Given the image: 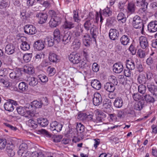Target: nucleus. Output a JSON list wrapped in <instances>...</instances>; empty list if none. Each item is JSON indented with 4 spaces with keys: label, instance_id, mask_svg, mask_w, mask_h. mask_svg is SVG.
I'll use <instances>...</instances> for the list:
<instances>
[{
    "label": "nucleus",
    "instance_id": "nucleus-32",
    "mask_svg": "<svg viewBox=\"0 0 157 157\" xmlns=\"http://www.w3.org/2000/svg\"><path fill=\"white\" fill-rule=\"evenodd\" d=\"M135 6L133 2H130L128 3L127 6L128 12L130 14L134 13L135 12Z\"/></svg>",
    "mask_w": 157,
    "mask_h": 157
},
{
    "label": "nucleus",
    "instance_id": "nucleus-3",
    "mask_svg": "<svg viewBox=\"0 0 157 157\" xmlns=\"http://www.w3.org/2000/svg\"><path fill=\"white\" fill-rule=\"evenodd\" d=\"M63 125L56 121H52L50 124V129L53 132V133H56L61 131Z\"/></svg>",
    "mask_w": 157,
    "mask_h": 157
},
{
    "label": "nucleus",
    "instance_id": "nucleus-50",
    "mask_svg": "<svg viewBox=\"0 0 157 157\" xmlns=\"http://www.w3.org/2000/svg\"><path fill=\"white\" fill-rule=\"evenodd\" d=\"M87 114L85 113L79 112L77 118L80 120H86L87 118Z\"/></svg>",
    "mask_w": 157,
    "mask_h": 157
},
{
    "label": "nucleus",
    "instance_id": "nucleus-12",
    "mask_svg": "<svg viewBox=\"0 0 157 157\" xmlns=\"http://www.w3.org/2000/svg\"><path fill=\"white\" fill-rule=\"evenodd\" d=\"M70 31L65 32L62 41L63 44H66L71 42V36Z\"/></svg>",
    "mask_w": 157,
    "mask_h": 157
},
{
    "label": "nucleus",
    "instance_id": "nucleus-4",
    "mask_svg": "<svg viewBox=\"0 0 157 157\" xmlns=\"http://www.w3.org/2000/svg\"><path fill=\"white\" fill-rule=\"evenodd\" d=\"M17 104V102L13 100L10 99L9 101L7 102L4 105V107L5 109L8 111H12L14 109L13 105H16Z\"/></svg>",
    "mask_w": 157,
    "mask_h": 157
},
{
    "label": "nucleus",
    "instance_id": "nucleus-57",
    "mask_svg": "<svg viewBox=\"0 0 157 157\" xmlns=\"http://www.w3.org/2000/svg\"><path fill=\"white\" fill-rule=\"evenodd\" d=\"M38 78L43 82H48V77L45 75H40L38 76Z\"/></svg>",
    "mask_w": 157,
    "mask_h": 157
},
{
    "label": "nucleus",
    "instance_id": "nucleus-63",
    "mask_svg": "<svg viewBox=\"0 0 157 157\" xmlns=\"http://www.w3.org/2000/svg\"><path fill=\"white\" fill-rule=\"evenodd\" d=\"M38 132L41 134L46 135V136L51 137L52 135L47 130L44 129H41L38 130Z\"/></svg>",
    "mask_w": 157,
    "mask_h": 157
},
{
    "label": "nucleus",
    "instance_id": "nucleus-58",
    "mask_svg": "<svg viewBox=\"0 0 157 157\" xmlns=\"http://www.w3.org/2000/svg\"><path fill=\"white\" fill-rule=\"evenodd\" d=\"M33 106L36 108H40L42 107L40 101L34 100L32 102Z\"/></svg>",
    "mask_w": 157,
    "mask_h": 157
},
{
    "label": "nucleus",
    "instance_id": "nucleus-44",
    "mask_svg": "<svg viewBox=\"0 0 157 157\" xmlns=\"http://www.w3.org/2000/svg\"><path fill=\"white\" fill-rule=\"evenodd\" d=\"M49 59L52 62L55 63L58 60L57 56L54 53H51L49 56Z\"/></svg>",
    "mask_w": 157,
    "mask_h": 157
},
{
    "label": "nucleus",
    "instance_id": "nucleus-11",
    "mask_svg": "<svg viewBox=\"0 0 157 157\" xmlns=\"http://www.w3.org/2000/svg\"><path fill=\"white\" fill-rule=\"evenodd\" d=\"M49 12L50 13H52V18L59 24L60 23L61 19L63 17V15L59 13H56L53 10L50 11Z\"/></svg>",
    "mask_w": 157,
    "mask_h": 157
},
{
    "label": "nucleus",
    "instance_id": "nucleus-35",
    "mask_svg": "<svg viewBox=\"0 0 157 157\" xmlns=\"http://www.w3.org/2000/svg\"><path fill=\"white\" fill-rule=\"evenodd\" d=\"M53 35L54 39L55 41H56L57 43H59L60 41L61 37H60V31L58 29H56L54 32Z\"/></svg>",
    "mask_w": 157,
    "mask_h": 157
},
{
    "label": "nucleus",
    "instance_id": "nucleus-29",
    "mask_svg": "<svg viewBox=\"0 0 157 157\" xmlns=\"http://www.w3.org/2000/svg\"><path fill=\"white\" fill-rule=\"evenodd\" d=\"M120 41L121 44L124 45H126L129 42L130 38L128 36L124 35L121 38Z\"/></svg>",
    "mask_w": 157,
    "mask_h": 157
},
{
    "label": "nucleus",
    "instance_id": "nucleus-60",
    "mask_svg": "<svg viewBox=\"0 0 157 157\" xmlns=\"http://www.w3.org/2000/svg\"><path fill=\"white\" fill-rule=\"evenodd\" d=\"M137 55L141 58H143L146 55L145 52L141 49H138L137 52Z\"/></svg>",
    "mask_w": 157,
    "mask_h": 157
},
{
    "label": "nucleus",
    "instance_id": "nucleus-39",
    "mask_svg": "<svg viewBox=\"0 0 157 157\" xmlns=\"http://www.w3.org/2000/svg\"><path fill=\"white\" fill-rule=\"evenodd\" d=\"M93 115L92 114L87 115V118L86 120H87V122L86 124H87V127H89L91 128V123L92 122H95V120L93 119Z\"/></svg>",
    "mask_w": 157,
    "mask_h": 157
},
{
    "label": "nucleus",
    "instance_id": "nucleus-24",
    "mask_svg": "<svg viewBox=\"0 0 157 157\" xmlns=\"http://www.w3.org/2000/svg\"><path fill=\"white\" fill-rule=\"evenodd\" d=\"M90 33L93 38L94 41H96V39L98 34V29L95 26H94L90 29Z\"/></svg>",
    "mask_w": 157,
    "mask_h": 157
},
{
    "label": "nucleus",
    "instance_id": "nucleus-61",
    "mask_svg": "<svg viewBox=\"0 0 157 157\" xmlns=\"http://www.w3.org/2000/svg\"><path fill=\"white\" fill-rule=\"evenodd\" d=\"M63 137L62 135H55L54 137L53 141L56 143H58L61 141V139Z\"/></svg>",
    "mask_w": 157,
    "mask_h": 157
},
{
    "label": "nucleus",
    "instance_id": "nucleus-16",
    "mask_svg": "<svg viewBox=\"0 0 157 157\" xmlns=\"http://www.w3.org/2000/svg\"><path fill=\"white\" fill-rule=\"evenodd\" d=\"M5 52L8 55H11L15 51L16 47L12 44H10L7 45L5 47Z\"/></svg>",
    "mask_w": 157,
    "mask_h": 157
},
{
    "label": "nucleus",
    "instance_id": "nucleus-1",
    "mask_svg": "<svg viewBox=\"0 0 157 157\" xmlns=\"http://www.w3.org/2000/svg\"><path fill=\"white\" fill-rule=\"evenodd\" d=\"M22 74V71L21 68H16L15 70L10 74V77L15 82H18L23 80Z\"/></svg>",
    "mask_w": 157,
    "mask_h": 157
},
{
    "label": "nucleus",
    "instance_id": "nucleus-59",
    "mask_svg": "<svg viewBox=\"0 0 157 157\" xmlns=\"http://www.w3.org/2000/svg\"><path fill=\"white\" fill-rule=\"evenodd\" d=\"M64 28L65 29H71L74 27V24L71 22H66L64 24Z\"/></svg>",
    "mask_w": 157,
    "mask_h": 157
},
{
    "label": "nucleus",
    "instance_id": "nucleus-5",
    "mask_svg": "<svg viewBox=\"0 0 157 157\" xmlns=\"http://www.w3.org/2000/svg\"><path fill=\"white\" fill-rule=\"evenodd\" d=\"M36 17L38 18V21L40 24L45 23L47 19L48 15L46 13L40 12L37 13Z\"/></svg>",
    "mask_w": 157,
    "mask_h": 157
},
{
    "label": "nucleus",
    "instance_id": "nucleus-18",
    "mask_svg": "<svg viewBox=\"0 0 157 157\" xmlns=\"http://www.w3.org/2000/svg\"><path fill=\"white\" fill-rule=\"evenodd\" d=\"M44 44V41L41 40H37L34 44V48L38 51L42 50L45 47Z\"/></svg>",
    "mask_w": 157,
    "mask_h": 157
},
{
    "label": "nucleus",
    "instance_id": "nucleus-7",
    "mask_svg": "<svg viewBox=\"0 0 157 157\" xmlns=\"http://www.w3.org/2000/svg\"><path fill=\"white\" fill-rule=\"evenodd\" d=\"M69 59L72 63L78 64L80 61L81 58L79 54L73 53L69 56Z\"/></svg>",
    "mask_w": 157,
    "mask_h": 157
},
{
    "label": "nucleus",
    "instance_id": "nucleus-40",
    "mask_svg": "<svg viewBox=\"0 0 157 157\" xmlns=\"http://www.w3.org/2000/svg\"><path fill=\"white\" fill-rule=\"evenodd\" d=\"M46 72L49 76H52L55 74L56 70L53 67L49 66L47 68Z\"/></svg>",
    "mask_w": 157,
    "mask_h": 157
},
{
    "label": "nucleus",
    "instance_id": "nucleus-54",
    "mask_svg": "<svg viewBox=\"0 0 157 157\" xmlns=\"http://www.w3.org/2000/svg\"><path fill=\"white\" fill-rule=\"evenodd\" d=\"M109 83L113 84L114 85H117L118 83L117 78L114 76H111L109 77Z\"/></svg>",
    "mask_w": 157,
    "mask_h": 157
},
{
    "label": "nucleus",
    "instance_id": "nucleus-17",
    "mask_svg": "<svg viewBox=\"0 0 157 157\" xmlns=\"http://www.w3.org/2000/svg\"><path fill=\"white\" fill-rule=\"evenodd\" d=\"M148 30L151 33H154L157 31V21L151 22L148 25Z\"/></svg>",
    "mask_w": 157,
    "mask_h": 157
},
{
    "label": "nucleus",
    "instance_id": "nucleus-25",
    "mask_svg": "<svg viewBox=\"0 0 157 157\" xmlns=\"http://www.w3.org/2000/svg\"><path fill=\"white\" fill-rule=\"evenodd\" d=\"M37 122L38 124L43 127L46 126L49 122L46 118L40 117L37 119Z\"/></svg>",
    "mask_w": 157,
    "mask_h": 157
},
{
    "label": "nucleus",
    "instance_id": "nucleus-48",
    "mask_svg": "<svg viewBox=\"0 0 157 157\" xmlns=\"http://www.w3.org/2000/svg\"><path fill=\"white\" fill-rule=\"evenodd\" d=\"M146 90V87L144 85L141 84L138 86V91L139 93L144 94Z\"/></svg>",
    "mask_w": 157,
    "mask_h": 157
},
{
    "label": "nucleus",
    "instance_id": "nucleus-6",
    "mask_svg": "<svg viewBox=\"0 0 157 157\" xmlns=\"http://www.w3.org/2000/svg\"><path fill=\"white\" fill-rule=\"evenodd\" d=\"M24 29L25 33L29 35H33L36 31L35 27L32 25H26L24 26Z\"/></svg>",
    "mask_w": 157,
    "mask_h": 157
},
{
    "label": "nucleus",
    "instance_id": "nucleus-14",
    "mask_svg": "<svg viewBox=\"0 0 157 157\" xmlns=\"http://www.w3.org/2000/svg\"><path fill=\"white\" fill-rule=\"evenodd\" d=\"M139 42L141 47L143 49H146L148 47L147 38L144 36H141L139 38Z\"/></svg>",
    "mask_w": 157,
    "mask_h": 157
},
{
    "label": "nucleus",
    "instance_id": "nucleus-26",
    "mask_svg": "<svg viewBox=\"0 0 157 157\" xmlns=\"http://www.w3.org/2000/svg\"><path fill=\"white\" fill-rule=\"evenodd\" d=\"M91 86L94 88L98 90L101 88V84L98 80L94 79L91 82Z\"/></svg>",
    "mask_w": 157,
    "mask_h": 157
},
{
    "label": "nucleus",
    "instance_id": "nucleus-9",
    "mask_svg": "<svg viewBox=\"0 0 157 157\" xmlns=\"http://www.w3.org/2000/svg\"><path fill=\"white\" fill-rule=\"evenodd\" d=\"M119 35V31L116 29H111L109 30V36L110 39L115 40L118 39Z\"/></svg>",
    "mask_w": 157,
    "mask_h": 157
},
{
    "label": "nucleus",
    "instance_id": "nucleus-27",
    "mask_svg": "<svg viewBox=\"0 0 157 157\" xmlns=\"http://www.w3.org/2000/svg\"><path fill=\"white\" fill-rule=\"evenodd\" d=\"M28 147V145L26 143H22L19 147V149L18 151V154L21 155H24V151L27 149Z\"/></svg>",
    "mask_w": 157,
    "mask_h": 157
},
{
    "label": "nucleus",
    "instance_id": "nucleus-13",
    "mask_svg": "<svg viewBox=\"0 0 157 157\" xmlns=\"http://www.w3.org/2000/svg\"><path fill=\"white\" fill-rule=\"evenodd\" d=\"M136 3L137 6L142 7V8L140 9V11H143L145 14V11L147 8L148 3L145 2L144 0H137Z\"/></svg>",
    "mask_w": 157,
    "mask_h": 157
},
{
    "label": "nucleus",
    "instance_id": "nucleus-43",
    "mask_svg": "<svg viewBox=\"0 0 157 157\" xmlns=\"http://www.w3.org/2000/svg\"><path fill=\"white\" fill-rule=\"evenodd\" d=\"M27 125L30 127L33 128H36L37 127V124L36 121L32 119H30L27 122Z\"/></svg>",
    "mask_w": 157,
    "mask_h": 157
},
{
    "label": "nucleus",
    "instance_id": "nucleus-53",
    "mask_svg": "<svg viewBox=\"0 0 157 157\" xmlns=\"http://www.w3.org/2000/svg\"><path fill=\"white\" fill-rule=\"evenodd\" d=\"M73 17L74 21L75 22L78 23L80 21L81 19L78 16V11L75 10H74Z\"/></svg>",
    "mask_w": 157,
    "mask_h": 157
},
{
    "label": "nucleus",
    "instance_id": "nucleus-42",
    "mask_svg": "<svg viewBox=\"0 0 157 157\" xmlns=\"http://www.w3.org/2000/svg\"><path fill=\"white\" fill-rule=\"evenodd\" d=\"M81 44V42L79 40H75L73 42L72 46L75 50H77L79 48Z\"/></svg>",
    "mask_w": 157,
    "mask_h": 157
},
{
    "label": "nucleus",
    "instance_id": "nucleus-37",
    "mask_svg": "<svg viewBox=\"0 0 157 157\" xmlns=\"http://www.w3.org/2000/svg\"><path fill=\"white\" fill-rule=\"evenodd\" d=\"M18 87L19 89L22 92L25 91L28 89L27 84L25 82H21L20 83Z\"/></svg>",
    "mask_w": 157,
    "mask_h": 157
},
{
    "label": "nucleus",
    "instance_id": "nucleus-52",
    "mask_svg": "<svg viewBox=\"0 0 157 157\" xmlns=\"http://www.w3.org/2000/svg\"><path fill=\"white\" fill-rule=\"evenodd\" d=\"M59 23L52 18H51L49 22L50 26L52 28L56 27Z\"/></svg>",
    "mask_w": 157,
    "mask_h": 157
},
{
    "label": "nucleus",
    "instance_id": "nucleus-15",
    "mask_svg": "<svg viewBox=\"0 0 157 157\" xmlns=\"http://www.w3.org/2000/svg\"><path fill=\"white\" fill-rule=\"evenodd\" d=\"M123 70V64L120 63H115L113 66V71L116 73H120Z\"/></svg>",
    "mask_w": 157,
    "mask_h": 157
},
{
    "label": "nucleus",
    "instance_id": "nucleus-22",
    "mask_svg": "<svg viewBox=\"0 0 157 157\" xmlns=\"http://www.w3.org/2000/svg\"><path fill=\"white\" fill-rule=\"evenodd\" d=\"M114 106L117 108H120L122 107L123 104V101L121 98H117L113 102Z\"/></svg>",
    "mask_w": 157,
    "mask_h": 157
},
{
    "label": "nucleus",
    "instance_id": "nucleus-34",
    "mask_svg": "<svg viewBox=\"0 0 157 157\" xmlns=\"http://www.w3.org/2000/svg\"><path fill=\"white\" fill-rule=\"evenodd\" d=\"M145 102L144 100L139 101L135 105L134 109L140 111L141 110L144 106Z\"/></svg>",
    "mask_w": 157,
    "mask_h": 157
},
{
    "label": "nucleus",
    "instance_id": "nucleus-41",
    "mask_svg": "<svg viewBox=\"0 0 157 157\" xmlns=\"http://www.w3.org/2000/svg\"><path fill=\"white\" fill-rule=\"evenodd\" d=\"M27 107H22L21 106L17 107L16 108L17 111L18 113L21 116H23L25 115L26 112V108Z\"/></svg>",
    "mask_w": 157,
    "mask_h": 157
},
{
    "label": "nucleus",
    "instance_id": "nucleus-33",
    "mask_svg": "<svg viewBox=\"0 0 157 157\" xmlns=\"http://www.w3.org/2000/svg\"><path fill=\"white\" fill-rule=\"evenodd\" d=\"M137 81L140 84H145L146 82V78L145 74L143 73L139 74L137 78Z\"/></svg>",
    "mask_w": 157,
    "mask_h": 157
},
{
    "label": "nucleus",
    "instance_id": "nucleus-64",
    "mask_svg": "<svg viewBox=\"0 0 157 157\" xmlns=\"http://www.w3.org/2000/svg\"><path fill=\"white\" fill-rule=\"evenodd\" d=\"M38 132L41 134L46 135V136L51 137L52 135L47 130L44 129H41L38 130Z\"/></svg>",
    "mask_w": 157,
    "mask_h": 157
},
{
    "label": "nucleus",
    "instance_id": "nucleus-46",
    "mask_svg": "<svg viewBox=\"0 0 157 157\" xmlns=\"http://www.w3.org/2000/svg\"><path fill=\"white\" fill-rule=\"evenodd\" d=\"M20 47L21 49L24 51L28 50L30 48L29 44L26 41L22 42Z\"/></svg>",
    "mask_w": 157,
    "mask_h": 157
},
{
    "label": "nucleus",
    "instance_id": "nucleus-55",
    "mask_svg": "<svg viewBox=\"0 0 157 157\" xmlns=\"http://www.w3.org/2000/svg\"><path fill=\"white\" fill-rule=\"evenodd\" d=\"M7 144L6 140L5 139H0V149H3L6 146Z\"/></svg>",
    "mask_w": 157,
    "mask_h": 157
},
{
    "label": "nucleus",
    "instance_id": "nucleus-56",
    "mask_svg": "<svg viewBox=\"0 0 157 157\" xmlns=\"http://www.w3.org/2000/svg\"><path fill=\"white\" fill-rule=\"evenodd\" d=\"M83 29L82 28H80V29L76 28V30L74 31V33L75 36L78 37L79 36L81 35H82L83 33Z\"/></svg>",
    "mask_w": 157,
    "mask_h": 157
},
{
    "label": "nucleus",
    "instance_id": "nucleus-51",
    "mask_svg": "<svg viewBox=\"0 0 157 157\" xmlns=\"http://www.w3.org/2000/svg\"><path fill=\"white\" fill-rule=\"evenodd\" d=\"M32 56V53H26L23 56V59L25 62L27 63L31 60Z\"/></svg>",
    "mask_w": 157,
    "mask_h": 157
},
{
    "label": "nucleus",
    "instance_id": "nucleus-8",
    "mask_svg": "<svg viewBox=\"0 0 157 157\" xmlns=\"http://www.w3.org/2000/svg\"><path fill=\"white\" fill-rule=\"evenodd\" d=\"M102 98L101 95L98 93H95L93 98V102L94 105L98 106L101 104Z\"/></svg>",
    "mask_w": 157,
    "mask_h": 157
},
{
    "label": "nucleus",
    "instance_id": "nucleus-45",
    "mask_svg": "<svg viewBox=\"0 0 157 157\" xmlns=\"http://www.w3.org/2000/svg\"><path fill=\"white\" fill-rule=\"evenodd\" d=\"M117 19L119 21H121L122 23H125L126 21V18L124 13L122 12H120L118 14Z\"/></svg>",
    "mask_w": 157,
    "mask_h": 157
},
{
    "label": "nucleus",
    "instance_id": "nucleus-23",
    "mask_svg": "<svg viewBox=\"0 0 157 157\" xmlns=\"http://www.w3.org/2000/svg\"><path fill=\"white\" fill-rule=\"evenodd\" d=\"M104 89L109 92H113L115 90V88L113 84L109 82H107L104 85Z\"/></svg>",
    "mask_w": 157,
    "mask_h": 157
},
{
    "label": "nucleus",
    "instance_id": "nucleus-21",
    "mask_svg": "<svg viewBox=\"0 0 157 157\" xmlns=\"http://www.w3.org/2000/svg\"><path fill=\"white\" fill-rule=\"evenodd\" d=\"M147 86L148 90L153 95L157 96V87L156 86L147 83Z\"/></svg>",
    "mask_w": 157,
    "mask_h": 157
},
{
    "label": "nucleus",
    "instance_id": "nucleus-62",
    "mask_svg": "<svg viewBox=\"0 0 157 157\" xmlns=\"http://www.w3.org/2000/svg\"><path fill=\"white\" fill-rule=\"evenodd\" d=\"M129 50L132 55H135L136 53V49L133 44H131L130 45L129 48Z\"/></svg>",
    "mask_w": 157,
    "mask_h": 157
},
{
    "label": "nucleus",
    "instance_id": "nucleus-30",
    "mask_svg": "<svg viewBox=\"0 0 157 157\" xmlns=\"http://www.w3.org/2000/svg\"><path fill=\"white\" fill-rule=\"evenodd\" d=\"M126 66L127 68L131 70H134L136 67L134 62L132 59L126 60Z\"/></svg>",
    "mask_w": 157,
    "mask_h": 157
},
{
    "label": "nucleus",
    "instance_id": "nucleus-2",
    "mask_svg": "<svg viewBox=\"0 0 157 157\" xmlns=\"http://www.w3.org/2000/svg\"><path fill=\"white\" fill-rule=\"evenodd\" d=\"M133 27L136 29H141V33H142L144 32V27L143 21L141 17L137 15L134 16L132 21Z\"/></svg>",
    "mask_w": 157,
    "mask_h": 157
},
{
    "label": "nucleus",
    "instance_id": "nucleus-47",
    "mask_svg": "<svg viewBox=\"0 0 157 157\" xmlns=\"http://www.w3.org/2000/svg\"><path fill=\"white\" fill-rule=\"evenodd\" d=\"M76 129L78 132L80 133L83 132L85 131V126L81 123H77Z\"/></svg>",
    "mask_w": 157,
    "mask_h": 157
},
{
    "label": "nucleus",
    "instance_id": "nucleus-19",
    "mask_svg": "<svg viewBox=\"0 0 157 157\" xmlns=\"http://www.w3.org/2000/svg\"><path fill=\"white\" fill-rule=\"evenodd\" d=\"M94 16H93V17H92L91 18L87 19L84 24V28L87 31L89 30L90 28V29L95 26L93 24V21L94 20Z\"/></svg>",
    "mask_w": 157,
    "mask_h": 157
},
{
    "label": "nucleus",
    "instance_id": "nucleus-28",
    "mask_svg": "<svg viewBox=\"0 0 157 157\" xmlns=\"http://www.w3.org/2000/svg\"><path fill=\"white\" fill-rule=\"evenodd\" d=\"M55 41V40L53 37H47L45 39L44 42L45 44L48 45L49 47H51L54 44Z\"/></svg>",
    "mask_w": 157,
    "mask_h": 157
},
{
    "label": "nucleus",
    "instance_id": "nucleus-20",
    "mask_svg": "<svg viewBox=\"0 0 157 157\" xmlns=\"http://www.w3.org/2000/svg\"><path fill=\"white\" fill-rule=\"evenodd\" d=\"M82 36L83 42L84 45L86 46H89L91 39L89 35L86 33H83Z\"/></svg>",
    "mask_w": 157,
    "mask_h": 157
},
{
    "label": "nucleus",
    "instance_id": "nucleus-10",
    "mask_svg": "<svg viewBox=\"0 0 157 157\" xmlns=\"http://www.w3.org/2000/svg\"><path fill=\"white\" fill-rule=\"evenodd\" d=\"M111 103L110 101L106 99V101L103 102L104 111L107 113H109L112 111Z\"/></svg>",
    "mask_w": 157,
    "mask_h": 157
},
{
    "label": "nucleus",
    "instance_id": "nucleus-49",
    "mask_svg": "<svg viewBox=\"0 0 157 157\" xmlns=\"http://www.w3.org/2000/svg\"><path fill=\"white\" fill-rule=\"evenodd\" d=\"M112 13V11L110 10L109 8L107 7L103 10L102 15L105 17H109L111 15Z\"/></svg>",
    "mask_w": 157,
    "mask_h": 157
},
{
    "label": "nucleus",
    "instance_id": "nucleus-38",
    "mask_svg": "<svg viewBox=\"0 0 157 157\" xmlns=\"http://www.w3.org/2000/svg\"><path fill=\"white\" fill-rule=\"evenodd\" d=\"M29 85L31 86H34L38 83L37 79L34 77H30L28 78Z\"/></svg>",
    "mask_w": 157,
    "mask_h": 157
},
{
    "label": "nucleus",
    "instance_id": "nucleus-31",
    "mask_svg": "<svg viewBox=\"0 0 157 157\" xmlns=\"http://www.w3.org/2000/svg\"><path fill=\"white\" fill-rule=\"evenodd\" d=\"M21 68L22 71V73L24 72L29 74H32L34 73V70L32 67L25 66L23 68Z\"/></svg>",
    "mask_w": 157,
    "mask_h": 157
},
{
    "label": "nucleus",
    "instance_id": "nucleus-36",
    "mask_svg": "<svg viewBox=\"0 0 157 157\" xmlns=\"http://www.w3.org/2000/svg\"><path fill=\"white\" fill-rule=\"evenodd\" d=\"M143 100H145L147 103H153L155 101L154 98L150 94H146L143 95Z\"/></svg>",
    "mask_w": 157,
    "mask_h": 157
}]
</instances>
